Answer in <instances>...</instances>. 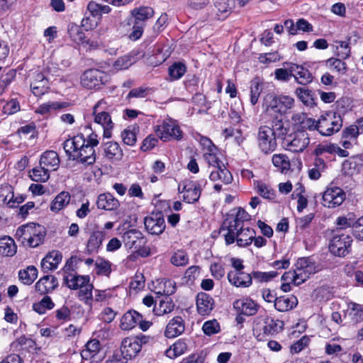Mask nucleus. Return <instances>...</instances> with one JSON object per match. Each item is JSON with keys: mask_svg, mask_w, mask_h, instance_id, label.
Masks as SVG:
<instances>
[{"mask_svg": "<svg viewBox=\"0 0 363 363\" xmlns=\"http://www.w3.org/2000/svg\"><path fill=\"white\" fill-rule=\"evenodd\" d=\"M99 140L95 133H91L87 138L83 134H78L63 143V149L67 156L73 160L85 165L93 164L96 161L94 147Z\"/></svg>", "mask_w": 363, "mask_h": 363, "instance_id": "f257e3e1", "label": "nucleus"}, {"mask_svg": "<svg viewBox=\"0 0 363 363\" xmlns=\"http://www.w3.org/2000/svg\"><path fill=\"white\" fill-rule=\"evenodd\" d=\"M318 269L315 262L311 257L299 258L296 264V269L286 272L282 276L284 281H291L298 286L306 281L309 277Z\"/></svg>", "mask_w": 363, "mask_h": 363, "instance_id": "f03ea898", "label": "nucleus"}, {"mask_svg": "<svg viewBox=\"0 0 363 363\" xmlns=\"http://www.w3.org/2000/svg\"><path fill=\"white\" fill-rule=\"evenodd\" d=\"M45 235L44 228L35 223H28L16 230V236L23 245L36 247L43 242Z\"/></svg>", "mask_w": 363, "mask_h": 363, "instance_id": "7ed1b4c3", "label": "nucleus"}, {"mask_svg": "<svg viewBox=\"0 0 363 363\" xmlns=\"http://www.w3.org/2000/svg\"><path fill=\"white\" fill-rule=\"evenodd\" d=\"M294 99L289 96L268 94L264 98L263 106L267 113H279V116H282L294 106Z\"/></svg>", "mask_w": 363, "mask_h": 363, "instance_id": "20e7f679", "label": "nucleus"}, {"mask_svg": "<svg viewBox=\"0 0 363 363\" xmlns=\"http://www.w3.org/2000/svg\"><path fill=\"white\" fill-rule=\"evenodd\" d=\"M107 103L101 99L99 101L93 108L94 122L101 125L104 128V137L110 138L113 123L108 112L106 111Z\"/></svg>", "mask_w": 363, "mask_h": 363, "instance_id": "39448f33", "label": "nucleus"}, {"mask_svg": "<svg viewBox=\"0 0 363 363\" xmlns=\"http://www.w3.org/2000/svg\"><path fill=\"white\" fill-rule=\"evenodd\" d=\"M342 126V119L340 115L329 112L322 115L318 119V132L324 136H330L338 132Z\"/></svg>", "mask_w": 363, "mask_h": 363, "instance_id": "423d86ee", "label": "nucleus"}, {"mask_svg": "<svg viewBox=\"0 0 363 363\" xmlns=\"http://www.w3.org/2000/svg\"><path fill=\"white\" fill-rule=\"evenodd\" d=\"M309 143L308 134L303 130H300L284 137L282 145L289 151L301 152L308 147Z\"/></svg>", "mask_w": 363, "mask_h": 363, "instance_id": "0eeeda50", "label": "nucleus"}, {"mask_svg": "<svg viewBox=\"0 0 363 363\" xmlns=\"http://www.w3.org/2000/svg\"><path fill=\"white\" fill-rule=\"evenodd\" d=\"M155 132L158 138L163 141L171 139L181 140L182 132L176 121L171 118L164 119L162 123L155 127Z\"/></svg>", "mask_w": 363, "mask_h": 363, "instance_id": "6e6552de", "label": "nucleus"}, {"mask_svg": "<svg viewBox=\"0 0 363 363\" xmlns=\"http://www.w3.org/2000/svg\"><path fill=\"white\" fill-rule=\"evenodd\" d=\"M149 339V337L143 335L126 337L122 341L119 353L126 359H132L141 350L143 345L148 342Z\"/></svg>", "mask_w": 363, "mask_h": 363, "instance_id": "1a4fd4ad", "label": "nucleus"}, {"mask_svg": "<svg viewBox=\"0 0 363 363\" xmlns=\"http://www.w3.org/2000/svg\"><path fill=\"white\" fill-rule=\"evenodd\" d=\"M352 238L348 235H335L329 245L330 252L337 257H345L351 251Z\"/></svg>", "mask_w": 363, "mask_h": 363, "instance_id": "9d476101", "label": "nucleus"}, {"mask_svg": "<svg viewBox=\"0 0 363 363\" xmlns=\"http://www.w3.org/2000/svg\"><path fill=\"white\" fill-rule=\"evenodd\" d=\"M258 146L264 154L272 152L277 147L275 136L270 127L262 125L259 128L257 134Z\"/></svg>", "mask_w": 363, "mask_h": 363, "instance_id": "9b49d317", "label": "nucleus"}, {"mask_svg": "<svg viewBox=\"0 0 363 363\" xmlns=\"http://www.w3.org/2000/svg\"><path fill=\"white\" fill-rule=\"evenodd\" d=\"M345 191L337 186H328L323 194V205L333 208L340 206L345 200Z\"/></svg>", "mask_w": 363, "mask_h": 363, "instance_id": "f8f14e48", "label": "nucleus"}, {"mask_svg": "<svg viewBox=\"0 0 363 363\" xmlns=\"http://www.w3.org/2000/svg\"><path fill=\"white\" fill-rule=\"evenodd\" d=\"M106 77V74L101 70L96 69H88L81 76V84L88 89H99L104 83Z\"/></svg>", "mask_w": 363, "mask_h": 363, "instance_id": "ddd939ff", "label": "nucleus"}, {"mask_svg": "<svg viewBox=\"0 0 363 363\" xmlns=\"http://www.w3.org/2000/svg\"><path fill=\"white\" fill-rule=\"evenodd\" d=\"M75 257H72L64 267V271L67 273L64 276V282L68 288L73 290L79 289L87 282H89L90 278L89 276H81L72 273H68V271L72 270V264Z\"/></svg>", "mask_w": 363, "mask_h": 363, "instance_id": "4468645a", "label": "nucleus"}, {"mask_svg": "<svg viewBox=\"0 0 363 363\" xmlns=\"http://www.w3.org/2000/svg\"><path fill=\"white\" fill-rule=\"evenodd\" d=\"M145 229L152 235L162 234L166 227L162 211H153L144 219Z\"/></svg>", "mask_w": 363, "mask_h": 363, "instance_id": "2eb2a0df", "label": "nucleus"}, {"mask_svg": "<svg viewBox=\"0 0 363 363\" xmlns=\"http://www.w3.org/2000/svg\"><path fill=\"white\" fill-rule=\"evenodd\" d=\"M284 328V323L279 320H274L270 317L259 319L255 325L254 333L262 332L264 335H274L279 333Z\"/></svg>", "mask_w": 363, "mask_h": 363, "instance_id": "dca6fc26", "label": "nucleus"}, {"mask_svg": "<svg viewBox=\"0 0 363 363\" xmlns=\"http://www.w3.org/2000/svg\"><path fill=\"white\" fill-rule=\"evenodd\" d=\"M123 241L125 247L138 251L146 244V239L143 233L137 229H130L123 233Z\"/></svg>", "mask_w": 363, "mask_h": 363, "instance_id": "f3484780", "label": "nucleus"}, {"mask_svg": "<svg viewBox=\"0 0 363 363\" xmlns=\"http://www.w3.org/2000/svg\"><path fill=\"white\" fill-rule=\"evenodd\" d=\"M205 184L206 181L204 180L201 182H186L182 190V192H184V201L188 203L196 202L200 198L202 186H204Z\"/></svg>", "mask_w": 363, "mask_h": 363, "instance_id": "a211bd4d", "label": "nucleus"}, {"mask_svg": "<svg viewBox=\"0 0 363 363\" xmlns=\"http://www.w3.org/2000/svg\"><path fill=\"white\" fill-rule=\"evenodd\" d=\"M243 226L229 216L223 221L220 228V233H223V235L227 245L233 244L235 241L240 227Z\"/></svg>", "mask_w": 363, "mask_h": 363, "instance_id": "6ab92c4d", "label": "nucleus"}, {"mask_svg": "<svg viewBox=\"0 0 363 363\" xmlns=\"http://www.w3.org/2000/svg\"><path fill=\"white\" fill-rule=\"evenodd\" d=\"M259 305L248 298L238 299L233 303V308L240 313L245 315H254L259 309Z\"/></svg>", "mask_w": 363, "mask_h": 363, "instance_id": "aec40b11", "label": "nucleus"}, {"mask_svg": "<svg viewBox=\"0 0 363 363\" xmlns=\"http://www.w3.org/2000/svg\"><path fill=\"white\" fill-rule=\"evenodd\" d=\"M229 282L236 286L246 288L252 284V276L250 274L242 271H230L228 274Z\"/></svg>", "mask_w": 363, "mask_h": 363, "instance_id": "412c9836", "label": "nucleus"}, {"mask_svg": "<svg viewBox=\"0 0 363 363\" xmlns=\"http://www.w3.org/2000/svg\"><path fill=\"white\" fill-rule=\"evenodd\" d=\"M62 259V253L58 250L49 252L41 261V268L44 272L55 270Z\"/></svg>", "mask_w": 363, "mask_h": 363, "instance_id": "4be33fe9", "label": "nucleus"}, {"mask_svg": "<svg viewBox=\"0 0 363 363\" xmlns=\"http://www.w3.org/2000/svg\"><path fill=\"white\" fill-rule=\"evenodd\" d=\"M185 330L184 320L181 316H175L171 319L164 332L167 338L176 337L184 333Z\"/></svg>", "mask_w": 363, "mask_h": 363, "instance_id": "5701e85b", "label": "nucleus"}, {"mask_svg": "<svg viewBox=\"0 0 363 363\" xmlns=\"http://www.w3.org/2000/svg\"><path fill=\"white\" fill-rule=\"evenodd\" d=\"M214 301L212 297L203 292L199 293L196 298L198 313L201 315H208L213 310Z\"/></svg>", "mask_w": 363, "mask_h": 363, "instance_id": "b1692460", "label": "nucleus"}, {"mask_svg": "<svg viewBox=\"0 0 363 363\" xmlns=\"http://www.w3.org/2000/svg\"><path fill=\"white\" fill-rule=\"evenodd\" d=\"M40 165L45 167L49 171L57 170L60 165V158L55 151L48 150L40 157Z\"/></svg>", "mask_w": 363, "mask_h": 363, "instance_id": "393cba45", "label": "nucleus"}, {"mask_svg": "<svg viewBox=\"0 0 363 363\" xmlns=\"http://www.w3.org/2000/svg\"><path fill=\"white\" fill-rule=\"evenodd\" d=\"M272 131L275 138H281L287 136L289 131V124L286 121H283L281 116H276L272 121Z\"/></svg>", "mask_w": 363, "mask_h": 363, "instance_id": "a878e982", "label": "nucleus"}, {"mask_svg": "<svg viewBox=\"0 0 363 363\" xmlns=\"http://www.w3.org/2000/svg\"><path fill=\"white\" fill-rule=\"evenodd\" d=\"M57 284V280L54 276L45 275L35 284V287L40 294H45L53 291Z\"/></svg>", "mask_w": 363, "mask_h": 363, "instance_id": "bb28decb", "label": "nucleus"}, {"mask_svg": "<svg viewBox=\"0 0 363 363\" xmlns=\"http://www.w3.org/2000/svg\"><path fill=\"white\" fill-rule=\"evenodd\" d=\"M105 157L110 160H121L123 156V150L116 142L109 141L103 145Z\"/></svg>", "mask_w": 363, "mask_h": 363, "instance_id": "cd10ccee", "label": "nucleus"}, {"mask_svg": "<svg viewBox=\"0 0 363 363\" xmlns=\"http://www.w3.org/2000/svg\"><path fill=\"white\" fill-rule=\"evenodd\" d=\"M105 238V233L101 230L94 231L86 243V251L88 254L98 252Z\"/></svg>", "mask_w": 363, "mask_h": 363, "instance_id": "c85d7f7f", "label": "nucleus"}, {"mask_svg": "<svg viewBox=\"0 0 363 363\" xmlns=\"http://www.w3.org/2000/svg\"><path fill=\"white\" fill-rule=\"evenodd\" d=\"M298 304V299L294 295L281 296L277 298L274 308L281 312L294 308Z\"/></svg>", "mask_w": 363, "mask_h": 363, "instance_id": "c756f323", "label": "nucleus"}, {"mask_svg": "<svg viewBox=\"0 0 363 363\" xmlns=\"http://www.w3.org/2000/svg\"><path fill=\"white\" fill-rule=\"evenodd\" d=\"M98 208L106 211H113L119 206L118 201L109 193L101 194L98 196L96 201Z\"/></svg>", "mask_w": 363, "mask_h": 363, "instance_id": "7c9ffc66", "label": "nucleus"}, {"mask_svg": "<svg viewBox=\"0 0 363 363\" xmlns=\"http://www.w3.org/2000/svg\"><path fill=\"white\" fill-rule=\"evenodd\" d=\"M17 252V246L14 240L5 235L0 238V255L13 257Z\"/></svg>", "mask_w": 363, "mask_h": 363, "instance_id": "2f4dec72", "label": "nucleus"}, {"mask_svg": "<svg viewBox=\"0 0 363 363\" xmlns=\"http://www.w3.org/2000/svg\"><path fill=\"white\" fill-rule=\"evenodd\" d=\"M256 235L255 231L249 227H240V231L235 238L237 244L240 247L250 245Z\"/></svg>", "mask_w": 363, "mask_h": 363, "instance_id": "473e14b6", "label": "nucleus"}, {"mask_svg": "<svg viewBox=\"0 0 363 363\" xmlns=\"http://www.w3.org/2000/svg\"><path fill=\"white\" fill-rule=\"evenodd\" d=\"M139 320H141V315L135 311H129L122 317L121 328L124 330H129L133 328Z\"/></svg>", "mask_w": 363, "mask_h": 363, "instance_id": "72a5a7b5", "label": "nucleus"}, {"mask_svg": "<svg viewBox=\"0 0 363 363\" xmlns=\"http://www.w3.org/2000/svg\"><path fill=\"white\" fill-rule=\"evenodd\" d=\"M70 199L71 196L68 191H61L51 202L50 210L53 212L60 211L69 203Z\"/></svg>", "mask_w": 363, "mask_h": 363, "instance_id": "f704fd0d", "label": "nucleus"}, {"mask_svg": "<svg viewBox=\"0 0 363 363\" xmlns=\"http://www.w3.org/2000/svg\"><path fill=\"white\" fill-rule=\"evenodd\" d=\"M154 10L151 7L143 6L135 9L132 11L136 24L144 26L145 21L153 16Z\"/></svg>", "mask_w": 363, "mask_h": 363, "instance_id": "c9c22d12", "label": "nucleus"}, {"mask_svg": "<svg viewBox=\"0 0 363 363\" xmlns=\"http://www.w3.org/2000/svg\"><path fill=\"white\" fill-rule=\"evenodd\" d=\"M67 33L70 39L78 45L87 43L84 33L78 25L71 23L68 25Z\"/></svg>", "mask_w": 363, "mask_h": 363, "instance_id": "e433bc0d", "label": "nucleus"}, {"mask_svg": "<svg viewBox=\"0 0 363 363\" xmlns=\"http://www.w3.org/2000/svg\"><path fill=\"white\" fill-rule=\"evenodd\" d=\"M38 277V270L34 266H28L18 272L19 280L24 284H31Z\"/></svg>", "mask_w": 363, "mask_h": 363, "instance_id": "4c0bfd02", "label": "nucleus"}, {"mask_svg": "<svg viewBox=\"0 0 363 363\" xmlns=\"http://www.w3.org/2000/svg\"><path fill=\"white\" fill-rule=\"evenodd\" d=\"M49 170L40 165L29 172V176L33 181L45 182L50 177Z\"/></svg>", "mask_w": 363, "mask_h": 363, "instance_id": "58836bf2", "label": "nucleus"}, {"mask_svg": "<svg viewBox=\"0 0 363 363\" xmlns=\"http://www.w3.org/2000/svg\"><path fill=\"white\" fill-rule=\"evenodd\" d=\"M257 192L264 199L274 200L276 198L275 191L269 185L262 182H255Z\"/></svg>", "mask_w": 363, "mask_h": 363, "instance_id": "ea45409f", "label": "nucleus"}, {"mask_svg": "<svg viewBox=\"0 0 363 363\" xmlns=\"http://www.w3.org/2000/svg\"><path fill=\"white\" fill-rule=\"evenodd\" d=\"M295 94L297 97L306 106H313L315 104L313 93L305 87H298L296 89Z\"/></svg>", "mask_w": 363, "mask_h": 363, "instance_id": "a19ab883", "label": "nucleus"}, {"mask_svg": "<svg viewBox=\"0 0 363 363\" xmlns=\"http://www.w3.org/2000/svg\"><path fill=\"white\" fill-rule=\"evenodd\" d=\"M67 102L49 101L38 106L36 112L40 114H46L52 110L62 109L68 106Z\"/></svg>", "mask_w": 363, "mask_h": 363, "instance_id": "79ce46f5", "label": "nucleus"}, {"mask_svg": "<svg viewBox=\"0 0 363 363\" xmlns=\"http://www.w3.org/2000/svg\"><path fill=\"white\" fill-rule=\"evenodd\" d=\"M135 63L134 57L131 55H125L118 57L113 64V69L116 71L126 69Z\"/></svg>", "mask_w": 363, "mask_h": 363, "instance_id": "37998d69", "label": "nucleus"}, {"mask_svg": "<svg viewBox=\"0 0 363 363\" xmlns=\"http://www.w3.org/2000/svg\"><path fill=\"white\" fill-rule=\"evenodd\" d=\"M174 303L169 296H164V298L160 300L159 306L155 309L157 315H163L173 311Z\"/></svg>", "mask_w": 363, "mask_h": 363, "instance_id": "c03bdc74", "label": "nucleus"}, {"mask_svg": "<svg viewBox=\"0 0 363 363\" xmlns=\"http://www.w3.org/2000/svg\"><path fill=\"white\" fill-rule=\"evenodd\" d=\"M54 306L55 303L51 298L45 296L40 302L33 303V309L39 314H44L47 310H51Z\"/></svg>", "mask_w": 363, "mask_h": 363, "instance_id": "a18cd8bd", "label": "nucleus"}, {"mask_svg": "<svg viewBox=\"0 0 363 363\" xmlns=\"http://www.w3.org/2000/svg\"><path fill=\"white\" fill-rule=\"evenodd\" d=\"M93 285L89 282H87L84 286H82L78 292L79 299L82 301H84L86 304L90 305L93 300Z\"/></svg>", "mask_w": 363, "mask_h": 363, "instance_id": "49530a36", "label": "nucleus"}, {"mask_svg": "<svg viewBox=\"0 0 363 363\" xmlns=\"http://www.w3.org/2000/svg\"><path fill=\"white\" fill-rule=\"evenodd\" d=\"M272 163L275 167L279 168L281 172L288 171L291 167L288 157L283 154L273 155Z\"/></svg>", "mask_w": 363, "mask_h": 363, "instance_id": "de8ad7c7", "label": "nucleus"}, {"mask_svg": "<svg viewBox=\"0 0 363 363\" xmlns=\"http://www.w3.org/2000/svg\"><path fill=\"white\" fill-rule=\"evenodd\" d=\"M294 80L298 84L306 86L313 81V76L307 69L301 66L299 71L295 74Z\"/></svg>", "mask_w": 363, "mask_h": 363, "instance_id": "09e8293b", "label": "nucleus"}, {"mask_svg": "<svg viewBox=\"0 0 363 363\" xmlns=\"http://www.w3.org/2000/svg\"><path fill=\"white\" fill-rule=\"evenodd\" d=\"M348 308L350 310L349 315L351 316V318L354 322L357 323L363 320L362 306L354 302H350L348 303Z\"/></svg>", "mask_w": 363, "mask_h": 363, "instance_id": "8fccbe9b", "label": "nucleus"}, {"mask_svg": "<svg viewBox=\"0 0 363 363\" xmlns=\"http://www.w3.org/2000/svg\"><path fill=\"white\" fill-rule=\"evenodd\" d=\"M186 349V344L183 341L178 340L167 350V355L170 358L176 357L184 354Z\"/></svg>", "mask_w": 363, "mask_h": 363, "instance_id": "3c124183", "label": "nucleus"}, {"mask_svg": "<svg viewBox=\"0 0 363 363\" xmlns=\"http://www.w3.org/2000/svg\"><path fill=\"white\" fill-rule=\"evenodd\" d=\"M186 67L182 62H175L169 67V76L172 80L180 79L186 72Z\"/></svg>", "mask_w": 363, "mask_h": 363, "instance_id": "603ef678", "label": "nucleus"}, {"mask_svg": "<svg viewBox=\"0 0 363 363\" xmlns=\"http://www.w3.org/2000/svg\"><path fill=\"white\" fill-rule=\"evenodd\" d=\"M171 263L177 267L185 266L189 262L187 254L182 250H178L171 257Z\"/></svg>", "mask_w": 363, "mask_h": 363, "instance_id": "864d4df0", "label": "nucleus"}, {"mask_svg": "<svg viewBox=\"0 0 363 363\" xmlns=\"http://www.w3.org/2000/svg\"><path fill=\"white\" fill-rule=\"evenodd\" d=\"M135 129L136 128L135 127H133L132 128L131 127H128L122 132L121 137L125 144L130 146H133L135 144L137 140Z\"/></svg>", "mask_w": 363, "mask_h": 363, "instance_id": "5fc2aeb1", "label": "nucleus"}, {"mask_svg": "<svg viewBox=\"0 0 363 363\" xmlns=\"http://www.w3.org/2000/svg\"><path fill=\"white\" fill-rule=\"evenodd\" d=\"M100 343L97 340H91L89 341L86 345V350L83 351V357L86 356V358L94 357L95 354L99 351Z\"/></svg>", "mask_w": 363, "mask_h": 363, "instance_id": "6e6d98bb", "label": "nucleus"}, {"mask_svg": "<svg viewBox=\"0 0 363 363\" xmlns=\"http://www.w3.org/2000/svg\"><path fill=\"white\" fill-rule=\"evenodd\" d=\"M298 120L301 123L303 128L308 129L309 130H317L318 131V120L315 121L313 118H308L304 114L298 115Z\"/></svg>", "mask_w": 363, "mask_h": 363, "instance_id": "4d7b16f0", "label": "nucleus"}, {"mask_svg": "<svg viewBox=\"0 0 363 363\" xmlns=\"http://www.w3.org/2000/svg\"><path fill=\"white\" fill-rule=\"evenodd\" d=\"M202 330L207 335H212L220 331V325L216 320L206 321L203 323Z\"/></svg>", "mask_w": 363, "mask_h": 363, "instance_id": "13d9d810", "label": "nucleus"}, {"mask_svg": "<svg viewBox=\"0 0 363 363\" xmlns=\"http://www.w3.org/2000/svg\"><path fill=\"white\" fill-rule=\"evenodd\" d=\"M96 273L101 275H108L111 272V264L104 259H97L95 262Z\"/></svg>", "mask_w": 363, "mask_h": 363, "instance_id": "bf43d9fd", "label": "nucleus"}, {"mask_svg": "<svg viewBox=\"0 0 363 363\" xmlns=\"http://www.w3.org/2000/svg\"><path fill=\"white\" fill-rule=\"evenodd\" d=\"M250 89V103L255 105L262 91V85L258 82H252Z\"/></svg>", "mask_w": 363, "mask_h": 363, "instance_id": "052dcab7", "label": "nucleus"}, {"mask_svg": "<svg viewBox=\"0 0 363 363\" xmlns=\"http://www.w3.org/2000/svg\"><path fill=\"white\" fill-rule=\"evenodd\" d=\"M338 45H337V55L338 57L346 59L349 57L350 55V48L349 43L346 41H337Z\"/></svg>", "mask_w": 363, "mask_h": 363, "instance_id": "680f3d73", "label": "nucleus"}, {"mask_svg": "<svg viewBox=\"0 0 363 363\" xmlns=\"http://www.w3.org/2000/svg\"><path fill=\"white\" fill-rule=\"evenodd\" d=\"M277 275L275 272H254L251 274L252 279H255L258 281H268L274 278Z\"/></svg>", "mask_w": 363, "mask_h": 363, "instance_id": "e2e57ef3", "label": "nucleus"}, {"mask_svg": "<svg viewBox=\"0 0 363 363\" xmlns=\"http://www.w3.org/2000/svg\"><path fill=\"white\" fill-rule=\"evenodd\" d=\"M359 134V129L356 127V125H351L343 130L342 133V138L343 139L354 140L357 139Z\"/></svg>", "mask_w": 363, "mask_h": 363, "instance_id": "0e129e2a", "label": "nucleus"}, {"mask_svg": "<svg viewBox=\"0 0 363 363\" xmlns=\"http://www.w3.org/2000/svg\"><path fill=\"white\" fill-rule=\"evenodd\" d=\"M216 168L220 177V180L225 184H230L233 180V177L230 171L226 169L224 164H220Z\"/></svg>", "mask_w": 363, "mask_h": 363, "instance_id": "69168bd1", "label": "nucleus"}, {"mask_svg": "<svg viewBox=\"0 0 363 363\" xmlns=\"http://www.w3.org/2000/svg\"><path fill=\"white\" fill-rule=\"evenodd\" d=\"M203 157L206 162L213 168H216L221 164H223L216 155V151L206 152L203 154Z\"/></svg>", "mask_w": 363, "mask_h": 363, "instance_id": "338daca9", "label": "nucleus"}, {"mask_svg": "<svg viewBox=\"0 0 363 363\" xmlns=\"http://www.w3.org/2000/svg\"><path fill=\"white\" fill-rule=\"evenodd\" d=\"M158 143V139L152 135H148L143 142L140 150L147 152L154 148Z\"/></svg>", "mask_w": 363, "mask_h": 363, "instance_id": "774afa93", "label": "nucleus"}]
</instances>
